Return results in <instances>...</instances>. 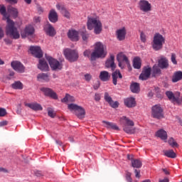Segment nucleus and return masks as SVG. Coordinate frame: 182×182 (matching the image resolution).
Masks as SVG:
<instances>
[{"label":"nucleus","instance_id":"13","mask_svg":"<svg viewBox=\"0 0 182 182\" xmlns=\"http://www.w3.org/2000/svg\"><path fill=\"white\" fill-rule=\"evenodd\" d=\"M104 99L105 102H107V103H108L109 106L112 107V109H117V107H119V102H114L113 99H112V97H110V95H109V92L105 93Z\"/></svg>","mask_w":182,"mask_h":182},{"label":"nucleus","instance_id":"18","mask_svg":"<svg viewBox=\"0 0 182 182\" xmlns=\"http://www.w3.org/2000/svg\"><path fill=\"white\" fill-rule=\"evenodd\" d=\"M44 31L46 35H48V36H55L56 35V31H55V28H53L52 24L49 23L45 24Z\"/></svg>","mask_w":182,"mask_h":182},{"label":"nucleus","instance_id":"52","mask_svg":"<svg viewBox=\"0 0 182 182\" xmlns=\"http://www.w3.org/2000/svg\"><path fill=\"white\" fill-rule=\"evenodd\" d=\"M6 114V109L0 108V117H4Z\"/></svg>","mask_w":182,"mask_h":182},{"label":"nucleus","instance_id":"8","mask_svg":"<svg viewBox=\"0 0 182 182\" xmlns=\"http://www.w3.org/2000/svg\"><path fill=\"white\" fill-rule=\"evenodd\" d=\"M46 60H48L52 70H60L62 69L63 65L62 63L59 62L58 60L50 57L46 56Z\"/></svg>","mask_w":182,"mask_h":182},{"label":"nucleus","instance_id":"61","mask_svg":"<svg viewBox=\"0 0 182 182\" xmlns=\"http://www.w3.org/2000/svg\"><path fill=\"white\" fill-rule=\"evenodd\" d=\"M126 178H132V173L127 172Z\"/></svg>","mask_w":182,"mask_h":182},{"label":"nucleus","instance_id":"30","mask_svg":"<svg viewBox=\"0 0 182 182\" xmlns=\"http://www.w3.org/2000/svg\"><path fill=\"white\" fill-rule=\"evenodd\" d=\"M159 66L161 69H167L168 68V60L166 58H161L159 60Z\"/></svg>","mask_w":182,"mask_h":182},{"label":"nucleus","instance_id":"28","mask_svg":"<svg viewBox=\"0 0 182 182\" xmlns=\"http://www.w3.org/2000/svg\"><path fill=\"white\" fill-rule=\"evenodd\" d=\"M182 80V71H176L173 73L172 77L173 83H177L179 80Z\"/></svg>","mask_w":182,"mask_h":182},{"label":"nucleus","instance_id":"16","mask_svg":"<svg viewBox=\"0 0 182 182\" xmlns=\"http://www.w3.org/2000/svg\"><path fill=\"white\" fill-rule=\"evenodd\" d=\"M150 75H151V68L146 66L140 74L139 79H141V80H147V79L150 77Z\"/></svg>","mask_w":182,"mask_h":182},{"label":"nucleus","instance_id":"17","mask_svg":"<svg viewBox=\"0 0 182 182\" xmlns=\"http://www.w3.org/2000/svg\"><path fill=\"white\" fill-rule=\"evenodd\" d=\"M30 51L35 58H41L43 56V52H42V50L39 46H31Z\"/></svg>","mask_w":182,"mask_h":182},{"label":"nucleus","instance_id":"23","mask_svg":"<svg viewBox=\"0 0 182 182\" xmlns=\"http://www.w3.org/2000/svg\"><path fill=\"white\" fill-rule=\"evenodd\" d=\"M124 103L127 107H134L136 106V100L133 97H127L124 100Z\"/></svg>","mask_w":182,"mask_h":182},{"label":"nucleus","instance_id":"39","mask_svg":"<svg viewBox=\"0 0 182 182\" xmlns=\"http://www.w3.org/2000/svg\"><path fill=\"white\" fill-rule=\"evenodd\" d=\"M123 129L124 132H125V133H127L128 134H134V133H135L136 132V129L134 128L129 125H124Z\"/></svg>","mask_w":182,"mask_h":182},{"label":"nucleus","instance_id":"27","mask_svg":"<svg viewBox=\"0 0 182 182\" xmlns=\"http://www.w3.org/2000/svg\"><path fill=\"white\" fill-rule=\"evenodd\" d=\"M38 68L40 69V70H43L44 72H46V70H49V65H48V63H46L43 59H41L39 60Z\"/></svg>","mask_w":182,"mask_h":182},{"label":"nucleus","instance_id":"14","mask_svg":"<svg viewBox=\"0 0 182 182\" xmlns=\"http://www.w3.org/2000/svg\"><path fill=\"white\" fill-rule=\"evenodd\" d=\"M11 66L14 70H16V72H18V73H23V72H25V67L21 62L13 61L11 63Z\"/></svg>","mask_w":182,"mask_h":182},{"label":"nucleus","instance_id":"31","mask_svg":"<svg viewBox=\"0 0 182 182\" xmlns=\"http://www.w3.org/2000/svg\"><path fill=\"white\" fill-rule=\"evenodd\" d=\"M26 106H27V107H29L30 109H32V110H42V105H39L36 102L34 103H27L26 104Z\"/></svg>","mask_w":182,"mask_h":182},{"label":"nucleus","instance_id":"64","mask_svg":"<svg viewBox=\"0 0 182 182\" xmlns=\"http://www.w3.org/2000/svg\"><path fill=\"white\" fill-rule=\"evenodd\" d=\"M162 170H163V171H164V173L165 174H166V175L170 174V173L168 172V171H167V169L164 168V169H162Z\"/></svg>","mask_w":182,"mask_h":182},{"label":"nucleus","instance_id":"25","mask_svg":"<svg viewBox=\"0 0 182 182\" xmlns=\"http://www.w3.org/2000/svg\"><path fill=\"white\" fill-rule=\"evenodd\" d=\"M123 76L122 75V73H120V70H116L112 73V82L113 85L116 86L117 85V79H122Z\"/></svg>","mask_w":182,"mask_h":182},{"label":"nucleus","instance_id":"26","mask_svg":"<svg viewBox=\"0 0 182 182\" xmlns=\"http://www.w3.org/2000/svg\"><path fill=\"white\" fill-rule=\"evenodd\" d=\"M99 77L102 82H108L110 80V74L107 71H101Z\"/></svg>","mask_w":182,"mask_h":182},{"label":"nucleus","instance_id":"50","mask_svg":"<svg viewBox=\"0 0 182 182\" xmlns=\"http://www.w3.org/2000/svg\"><path fill=\"white\" fill-rule=\"evenodd\" d=\"M85 77V80H86V82H90V80H92V75L90 74H85L84 75Z\"/></svg>","mask_w":182,"mask_h":182},{"label":"nucleus","instance_id":"47","mask_svg":"<svg viewBox=\"0 0 182 182\" xmlns=\"http://www.w3.org/2000/svg\"><path fill=\"white\" fill-rule=\"evenodd\" d=\"M153 72H154V75H157L159 73H160V72H161L160 70V67L157 65H155L153 66Z\"/></svg>","mask_w":182,"mask_h":182},{"label":"nucleus","instance_id":"43","mask_svg":"<svg viewBox=\"0 0 182 182\" xmlns=\"http://www.w3.org/2000/svg\"><path fill=\"white\" fill-rule=\"evenodd\" d=\"M56 9L58 11H60V14H62L66 9V7H65L63 3H58L56 4Z\"/></svg>","mask_w":182,"mask_h":182},{"label":"nucleus","instance_id":"34","mask_svg":"<svg viewBox=\"0 0 182 182\" xmlns=\"http://www.w3.org/2000/svg\"><path fill=\"white\" fill-rule=\"evenodd\" d=\"M164 154L166 157H168L169 159H176V157H177V155H176L173 149L164 151Z\"/></svg>","mask_w":182,"mask_h":182},{"label":"nucleus","instance_id":"21","mask_svg":"<svg viewBox=\"0 0 182 182\" xmlns=\"http://www.w3.org/2000/svg\"><path fill=\"white\" fill-rule=\"evenodd\" d=\"M106 68H111L112 70L116 69V64L114 63V55L113 54L110 55L109 58H108L105 62Z\"/></svg>","mask_w":182,"mask_h":182},{"label":"nucleus","instance_id":"35","mask_svg":"<svg viewBox=\"0 0 182 182\" xmlns=\"http://www.w3.org/2000/svg\"><path fill=\"white\" fill-rule=\"evenodd\" d=\"M133 66L134 69H140L141 68V59L139 57H135L133 60Z\"/></svg>","mask_w":182,"mask_h":182},{"label":"nucleus","instance_id":"60","mask_svg":"<svg viewBox=\"0 0 182 182\" xmlns=\"http://www.w3.org/2000/svg\"><path fill=\"white\" fill-rule=\"evenodd\" d=\"M0 173H8V171L2 167H0Z\"/></svg>","mask_w":182,"mask_h":182},{"label":"nucleus","instance_id":"53","mask_svg":"<svg viewBox=\"0 0 182 182\" xmlns=\"http://www.w3.org/2000/svg\"><path fill=\"white\" fill-rule=\"evenodd\" d=\"M100 99H101L100 94L95 93V102H100Z\"/></svg>","mask_w":182,"mask_h":182},{"label":"nucleus","instance_id":"29","mask_svg":"<svg viewBox=\"0 0 182 182\" xmlns=\"http://www.w3.org/2000/svg\"><path fill=\"white\" fill-rule=\"evenodd\" d=\"M7 14H9V15H11L13 18H18V9L9 6L7 9Z\"/></svg>","mask_w":182,"mask_h":182},{"label":"nucleus","instance_id":"40","mask_svg":"<svg viewBox=\"0 0 182 182\" xmlns=\"http://www.w3.org/2000/svg\"><path fill=\"white\" fill-rule=\"evenodd\" d=\"M80 34L82 36V39L83 42H87L89 41V38H90V34L87 33L86 31H80Z\"/></svg>","mask_w":182,"mask_h":182},{"label":"nucleus","instance_id":"46","mask_svg":"<svg viewBox=\"0 0 182 182\" xmlns=\"http://www.w3.org/2000/svg\"><path fill=\"white\" fill-rule=\"evenodd\" d=\"M63 16H64L65 18H67V19H70V12H69V11H68V9H65L62 13Z\"/></svg>","mask_w":182,"mask_h":182},{"label":"nucleus","instance_id":"4","mask_svg":"<svg viewBox=\"0 0 182 182\" xmlns=\"http://www.w3.org/2000/svg\"><path fill=\"white\" fill-rule=\"evenodd\" d=\"M164 43H166V38L160 34V33H156L151 43V46L154 50H161Z\"/></svg>","mask_w":182,"mask_h":182},{"label":"nucleus","instance_id":"24","mask_svg":"<svg viewBox=\"0 0 182 182\" xmlns=\"http://www.w3.org/2000/svg\"><path fill=\"white\" fill-rule=\"evenodd\" d=\"M48 18L49 21L53 23H55V22H58V13H56V11H55V9H52L50 11L48 14Z\"/></svg>","mask_w":182,"mask_h":182},{"label":"nucleus","instance_id":"6","mask_svg":"<svg viewBox=\"0 0 182 182\" xmlns=\"http://www.w3.org/2000/svg\"><path fill=\"white\" fill-rule=\"evenodd\" d=\"M138 9L143 14H149V12H151L153 6L148 0H139L138 1Z\"/></svg>","mask_w":182,"mask_h":182},{"label":"nucleus","instance_id":"59","mask_svg":"<svg viewBox=\"0 0 182 182\" xmlns=\"http://www.w3.org/2000/svg\"><path fill=\"white\" fill-rule=\"evenodd\" d=\"M4 30H2V28L0 27V39H2L4 38Z\"/></svg>","mask_w":182,"mask_h":182},{"label":"nucleus","instance_id":"10","mask_svg":"<svg viewBox=\"0 0 182 182\" xmlns=\"http://www.w3.org/2000/svg\"><path fill=\"white\" fill-rule=\"evenodd\" d=\"M117 60H118V65L121 68V69H124L126 65L129 66L130 65V62L129 61V58L127 56L124 55L123 53H120L117 56Z\"/></svg>","mask_w":182,"mask_h":182},{"label":"nucleus","instance_id":"45","mask_svg":"<svg viewBox=\"0 0 182 182\" xmlns=\"http://www.w3.org/2000/svg\"><path fill=\"white\" fill-rule=\"evenodd\" d=\"M171 61L172 62L173 65H177V55H176V53H172L171 54Z\"/></svg>","mask_w":182,"mask_h":182},{"label":"nucleus","instance_id":"58","mask_svg":"<svg viewBox=\"0 0 182 182\" xmlns=\"http://www.w3.org/2000/svg\"><path fill=\"white\" fill-rule=\"evenodd\" d=\"M6 124H8V121L0 122V127H2L4 126H6Z\"/></svg>","mask_w":182,"mask_h":182},{"label":"nucleus","instance_id":"33","mask_svg":"<svg viewBox=\"0 0 182 182\" xmlns=\"http://www.w3.org/2000/svg\"><path fill=\"white\" fill-rule=\"evenodd\" d=\"M37 80L38 82H42V80H44V82H49V75L46 73H40L37 75Z\"/></svg>","mask_w":182,"mask_h":182},{"label":"nucleus","instance_id":"3","mask_svg":"<svg viewBox=\"0 0 182 182\" xmlns=\"http://www.w3.org/2000/svg\"><path fill=\"white\" fill-rule=\"evenodd\" d=\"M107 48L103 43L97 41L94 44V51L91 53V60H96L99 58H106Z\"/></svg>","mask_w":182,"mask_h":182},{"label":"nucleus","instance_id":"19","mask_svg":"<svg viewBox=\"0 0 182 182\" xmlns=\"http://www.w3.org/2000/svg\"><path fill=\"white\" fill-rule=\"evenodd\" d=\"M68 36L73 42H77L79 41V33L75 30H69Z\"/></svg>","mask_w":182,"mask_h":182},{"label":"nucleus","instance_id":"22","mask_svg":"<svg viewBox=\"0 0 182 182\" xmlns=\"http://www.w3.org/2000/svg\"><path fill=\"white\" fill-rule=\"evenodd\" d=\"M35 33V28L32 26H27L24 30V33H21V38H26V36H31Z\"/></svg>","mask_w":182,"mask_h":182},{"label":"nucleus","instance_id":"36","mask_svg":"<svg viewBox=\"0 0 182 182\" xmlns=\"http://www.w3.org/2000/svg\"><path fill=\"white\" fill-rule=\"evenodd\" d=\"M130 89L132 93H139L140 92V85L137 82H134L131 84Z\"/></svg>","mask_w":182,"mask_h":182},{"label":"nucleus","instance_id":"55","mask_svg":"<svg viewBox=\"0 0 182 182\" xmlns=\"http://www.w3.org/2000/svg\"><path fill=\"white\" fill-rule=\"evenodd\" d=\"M99 87H100V82L97 81V82L93 85V88L95 89V90H97V89H99Z\"/></svg>","mask_w":182,"mask_h":182},{"label":"nucleus","instance_id":"7","mask_svg":"<svg viewBox=\"0 0 182 182\" xmlns=\"http://www.w3.org/2000/svg\"><path fill=\"white\" fill-rule=\"evenodd\" d=\"M68 107L69 110H74L75 112L76 116H77L79 119L85 117V114H86L85 109L76 104H69Z\"/></svg>","mask_w":182,"mask_h":182},{"label":"nucleus","instance_id":"49","mask_svg":"<svg viewBox=\"0 0 182 182\" xmlns=\"http://www.w3.org/2000/svg\"><path fill=\"white\" fill-rule=\"evenodd\" d=\"M140 39L143 43H146V41H147L146 34H144L143 32H141L140 33Z\"/></svg>","mask_w":182,"mask_h":182},{"label":"nucleus","instance_id":"54","mask_svg":"<svg viewBox=\"0 0 182 182\" xmlns=\"http://www.w3.org/2000/svg\"><path fill=\"white\" fill-rule=\"evenodd\" d=\"M134 173L136 178H140V170L134 169Z\"/></svg>","mask_w":182,"mask_h":182},{"label":"nucleus","instance_id":"15","mask_svg":"<svg viewBox=\"0 0 182 182\" xmlns=\"http://www.w3.org/2000/svg\"><path fill=\"white\" fill-rule=\"evenodd\" d=\"M127 34V30L126 27H122L116 31L115 35L117 39L119 41H124L126 39V35Z\"/></svg>","mask_w":182,"mask_h":182},{"label":"nucleus","instance_id":"37","mask_svg":"<svg viewBox=\"0 0 182 182\" xmlns=\"http://www.w3.org/2000/svg\"><path fill=\"white\" fill-rule=\"evenodd\" d=\"M102 122L104 123V124H106V127H107V129H112V130H119V127H117V125H116L113 122H109L107 121H103Z\"/></svg>","mask_w":182,"mask_h":182},{"label":"nucleus","instance_id":"56","mask_svg":"<svg viewBox=\"0 0 182 182\" xmlns=\"http://www.w3.org/2000/svg\"><path fill=\"white\" fill-rule=\"evenodd\" d=\"M33 21H34L35 23H39V22H41V17L35 16L33 18Z\"/></svg>","mask_w":182,"mask_h":182},{"label":"nucleus","instance_id":"51","mask_svg":"<svg viewBox=\"0 0 182 182\" xmlns=\"http://www.w3.org/2000/svg\"><path fill=\"white\" fill-rule=\"evenodd\" d=\"M92 51L90 50H86L84 51V56H87V58H89L90 56V58H92Z\"/></svg>","mask_w":182,"mask_h":182},{"label":"nucleus","instance_id":"11","mask_svg":"<svg viewBox=\"0 0 182 182\" xmlns=\"http://www.w3.org/2000/svg\"><path fill=\"white\" fill-rule=\"evenodd\" d=\"M166 95L167 96L168 99L172 102V103H180V92H176L173 93L171 91H166Z\"/></svg>","mask_w":182,"mask_h":182},{"label":"nucleus","instance_id":"1","mask_svg":"<svg viewBox=\"0 0 182 182\" xmlns=\"http://www.w3.org/2000/svg\"><path fill=\"white\" fill-rule=\"evenodd\" d=\"M0 14L6 19V35L13 39H19L21 34H19L16 24L9 18L11 16L6 13V8L2 4L0 5Z\"/></svg>","mask_w":182,"mask_h":182},{"label":"nucleus","instance_id":"2","mask_svg":"<svg viewBox=\"0 0 182 182\" xmlns=\"http://www.w3.org/2000/svg\"><path fill=\"white\" fill-rule=\"evenodd\" d=\"M87 28L89 31L94 29V33H95V35H100L102 31H103V24H102L99 16H90L88 17L87 19Z\"/></svg>","mask_w":182,"mask_h":182},{"label":"nucleus","instance_id":"62","mask_svg":"<svg viewBox=\"0 0 182 182\" xmlns=\"http://www.w3.org/2000/svg\"><path fill=\"white\" fill-rule=\"evenodd\" d=\"M24 2H26L27 5H31V4H32V0H24Z\"/></svg>","mask_w":182,"mask_h":182},{"label":"nucleus","instance_id":"32","mask_svg":"<svg viewBox=\"0 0 182 182\" xmlns=\"http://www.w3.org/2000/svg\"><path fill=\"white\" fill-rule=\"evenodd\" d=\"M156 136L161 139V140H167V132L164 129H159L156 133Z\"/></svg>","mask_w":182,"mask_h":182},{"label":"nucleus","instance_id":"20","mask_svg":"<svg viewBox=\"0 0 182 182\" xmlns=\"http://www.w3.org/2000/svg\"><path fill=\"white\" fill-rule=\"evenodd\" d=\"M127 159L128 160H131L132 166L134 167V168H141V166H143L141 161L139 159H133L132 156L127 155Z\"/></svg>","mask_w":182,"mask_h":182},{"label":"nucleus","instance_id":"12","mask_svg":"<svg viewBox=\"0 0 182 182\" xmlns=\"http://www.w3.org/2000/svg\"><path fill=\"white\" fill-rule=\"evenodd\" d=\"M41 91L43 92L45 96H48V97H50L51 99H54L55 100L58 99V95L53 91V90L50 88L41 87Z\"/></svg>","mask_w":182,"mask_h":182},{"label":"nucleus","instance_id":"38","mask_svg":"<svg viewBox=\"0 0 182 182\" xmlns=\"http://www.w3.org/2000/svg\"><path fill=\"white\" fill-rule=\"evenodd\" d=\"M11 87L15 90H22L23 89V84L21 81H16L11 84Z\"/></svg>","mask_w":182,"mask_h":182},{"label":"nucleus","instance_id":"48","mask_svg":"<svg viewBox=\"0 0 182 182\" xmlns=\"http://www.w3.org/2000/svg\"><path fill=\"white\" fill-rule=\"evenodd\" d=\"M48 114L50 117H55L56 116V114L55 113V111L52 108H48Z\"/></svg>","mask_w":182,"mask_h":182},{"label":"nucleus","instance_id":"41","mask_svg":"<svg viewBox=\"0 0 182 182\" xmlns=\"http://www.w3.org/2000/svg\"><path fill=\"white\" fill-rule=\"evenodd\" d=\"M62 103H68V102H75V97L69 94H66L65 97L61 100Z\"/></svg>","mask_w":182,"mask_h":182},{"label":"nucleus","instance_id":"42","mask_svg":"<svg viewBox=\"0 0 182 182\" xmlns=\"http://www.w3.org/2000/svg\"><path fill=\"white\" fill-rule=\"evenodd\" d=\"M121 120H124L126 123L125 126H130V127L134 126V122L127 117H124V116L122 117Z\"/></svg>","mask_w":182,"mask_h":182},{"label":"nucleus","instance_id":"57","mask_svg":"<svg viewBox=\"0 0 182 182\" xmlns=\"http://www.w3.org/2000/svg\"><path fill=\"white\" fill-rule=\"evenodd\" d=\"M18 1L19 0H6V2H9V4H18Z\"/></svg>","mask_w":182,"mask_h":182},{"label":"nucleus","instance_id":"9","mask_svg":"<svg viewBox=\"0 0 182 182\" xmlns=\"http://www.w3.org/2000/svg\"><path fill=\"white\" fill-rule=\"evenodd\" d=\"M151 116L154 119H163L164 114L163 113V108L159 105H154L151 109Z\"/></svg>","mask_w":182,"mask_h":182},{"label":"nucleus","instance_id":"44","mask_svg":"<svg viewBox=\"0 0 182 182\" xmlns=\"http://www.w3.org/2000/svg\"><path fill=\"white\" fill-rule=\"evenodd\" d=\"M168 144L171 146V147H178V144L174 140V138L171 137L168 141Z\"/></svg>","mask_w":182,"mask_h":182},{"label":"nucleus","instance_id":"5","mask_svg":"<svg viewBox=\"0 0 182 182\" xmlns=\"http://www.w3.org/2000/svg\"><path fill=\"white\" fill-rule=\"evenodd\" d=\"M63 55L68 62H76L79 59V53L77 50L65 48L63 50Z\"/></svg>","mask_w":182,"mask_h":182},{"label":"nucleus","instance_id":"63","mask_svg":"<svg viewBox=\"0 0 182 182\" xmlns=\"http://www.w3.org/2000/svg\"><path fill=\"white\" fill-rule=\"evenodd\" d=\"M159 182H168V178H165L164 179L159 180Z\"/></svg>","mask_w":182,"mask_h":182}]
</instances>
